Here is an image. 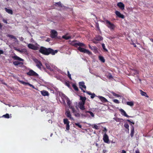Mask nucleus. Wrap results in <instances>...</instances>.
I'll list each match as a JSON object with an SVG mask.
<instances>
[{"label":"nucleus","instance_id":"1","mask_svg":"<svg viewBox=\"0 0 153 153\" xmlns=\"http://www.w3.org/2000/svg\"><path fill=\"white\" fill-rule=\"evenodd\" d=\"M39 51L41 53L45 55H48L50 54L53 55L56 53L58 51L57 50H54L51 48H46L44 47H40Z\"/></svg>","mask_w":153,"mask_h":153},{"label":"nucleus","instance_id":"2","mask_svg":"<svg viewBox=\"0 0 153 153\" xmlns=\"http://www.w3.org/2000/svg\"><path fill=\"white\" fill-rule=\"evenodd\" d=\"M71 45L75 46L76 48H77L78 46H83L85 47V45L84 44L79 42L77 40H74L72 42Z\"/></svg>","mask_w":153,"mask_h":153},{"label":"nucleus","instance_id":"3","mask_svg":"<svg viewBox=\"0 0 153 153\" xmlns=\"http://www.w3.org/2000/svg\"><path fill=\"white\" fill-rule=\"evenodd\" d=\"M33 60L36 64V66H37V68L41 70H42V68H43L44 69H45V68H44L42 62L36 58L33 59Z\"/></svg>","mask_w":153,"mask_h":153},{"label":"nucleus","instance_id":"4","mask_svg":"<svg viewBox=\"0 0 153 153\" xmlns=\"http://www.w3.org/2000/svg\"><path fill=\"white\" fill-rule=\"evenodd\" d=\"M81 47H79L77 48L78 50L79 51L81 52H83L84 53H86L89 55H90L91 54V52L89 50Z\"/></svg>","mask_w":153,"mask_h":153},{"label":"nucleus","instance_id":"5","mask_svg":"<svg viewBox=\"0 0 153 153\" xmlns=\"http://www.w3.org/2000/svg\"><path fill=\"white\" fill-rule=\"evenodd\" d=\"M106 26L110 29V30H114L115 27V26L113 24L111 23L109 21L106 20H105Z\"/></svg>","mask_w":153,"mask_h":153},{"label":"nucleus","instance_id":"6","mask_svg":"<svg viewBox=\"0 0 153 153\" xmlns=\"http://www.w3.org/2000/svg\"><path fill=\"white\" fill-rule=\"evenodd\" d=\"M27 74L29 76H38V74L36 73L35 71L32 69H30L29 71L27 72Z\"/></svg>","mask_w":153,"mask_h":153},{"label":"nucleus","instance_id":"7","mask_svg":"<svg viewBox=\"0 0 153 153\" xmlns=\"http://www.w3.org/2000/svg\"><path fill=\"white\" fill-rule=\"evenodd\" d=\"M79 88L81 89L83 92L85 93V91L83 88H84L85 90L86 88V87L85 85V82H79Z\"/></svg>","mask_w":153,"mask_h":153},{"label":"nucleus","instance_id":"8","mask_svg":"<svg viewBox=\"0 0 153 153\" xmlns=\"http://www.w3.org/2000/svg\"><path fill=\"white\" fill-rule=\"evenodd\" d=\"M51 38H55L57 37L58 33L57 32L54 30H51Z\"/></svg>","mask_w":153,"mask_h":153},{"label":"nucleus","instance_id":"9","mask_svg":"<svg viewBox=\"0 0 153 153\" xmlns=\"http://www.w3.org/2000/svg\"><path fill=\"white\" fill-rule=\"evenodd\" d=\"M64 123L66 125V129L67 130H69L70 129L69 123L70 122L67 119H64L63 120Z\"/></svg>","mask_w":153,"mask_h":153},{"label":"nucleus","instance_id":"10","mask_svg":"<svg viewBox=\"0 0 153 153\" xmlns=\"http://www.w3.org/2000/svg\"><path fill=\"white\" fill-rule=\"evenodd\" d=\"M103 140L106 143H109V138L108 135L107 134L105 133L103 135Z\"/></svg>","mask_w":153,"mask_h":153},{"label":"nucleus","instance_id":"11","mask_svg":"<svg viewBox=\"0 0 153 153\" xmlns=\"http://www.w3.org/2000/svg\"><path fill=\"white\" fill-rule=\"evenodd\" d=\"M27 46L29 48L33 50H37L38 49L37 47L31 44H29Z\"/></svg>","mask_w":153,"mask_h":153},{"label":"nucleus","instance_id":"12","mask_svg":"<svg viewBox=\"0 0 153 153\" xmlns=\"http://www.w3.org/2000/svg\"><path fill=\"white\" fill-rule=\"evenodd\" d=\"M119 111L121 113V114L127 117H130L128 115L126 114V112L122 108H121L119 109Z\"/></svg>","mask_w":153,"mask_h":153},{"label":"nucleus","instance_id":"13","mask_svg":"<svg viewBox=\"0 0 153 153\" xmlns=\"http://www.w3.org/2000/svg\"><path fill=\"white\" fill-rule=\"evenodd\" d=\"M115 13L116 15L119 18L123 19L124 18V16L123 14H121L118 11L116 10L115 11Z\"/></svg>","mask_w":153,"mask_h":153},{"label":"nucleus","instance_id":"14","mask_svg":"<svg viewBox=\"0 0 153 153\" xmlns=\"http://www.w3.org/2000/svg\"><path fill=\"white\" fill-rule=\"evenodd\" d=\"M85 103H82L81 102H79L78 103V106L79 108L81 109L82 110H84L85 109Z\"/></svg>","mask_w":153,"mask_h":153},{"label":"nucleus","instance_id":"15","mask_svg":"<svg viewBox=\"0 0 153 153\" xmlns=\"http://www.w3.org/2000/svg\"><path fill=\"white\" fill-rule=\"evenodd\" d=\"M19 82L20 83H21L23 85H29L30 86V87H33V88H34V86L33 85L30 84L28 82H25L23 81H21V80L19 81Z\"/></svg>","mask_w":153,"mask_h":153},{"label":"nucleus","instance_id":"16","mask_svg":"<svg viewBox=\"0 0 153 153\" xmlns=\"http://www.w3.org/2000/svg\"><path fill=\"white\" fill-rule=\"evenodd\" d=\"M117 6L121 10L124 9L125 5L122 2H120L117 4Z\"/></svg>","mask_w":153,"mask_h":153},{"label":"nucleus","instance_id":"17","mask_svg":"<svg viewBox=\"0 0 153 153\" xmlns=\"http://www.w3.org/2000/svg\"><path fill=\"white\" fill-rule=\"evenodd\" d=\"M67 104L69 106V107L72 110H73V111H74V106H72L71 105V102L69 100H68L67 101Z\"/></svg>","mask_w":153,"mask_h":153},{"label":"nucleus","instance_id":"18","mask_svg":"<svg viewBox=\"0 0 153 153\" xmlns=\"http://www.w3.org/2000/svg\"><path fill=\"white\" fill-rule=\"evenodd\" d=\"M98 97L103 102H108L107 99L103 97L98 96Z\"/></svg>","mask_w":153,"mask_h":153},{"label":"nucleus","instance_id":"19","mask_svg":"<svg viewBox=\"0 0 153 153\" xmlns=\"http://www.w3.org/2000/svg\"><path fill=\"white\" fill-rule=\"evenodd\" d=\"M41 93L43 96H48L49 95V93L48 92L45 90H43L41 91Z\"/></svg>","mask_w":153,"mask_h":153},{"label":"nucleus","instance_id":"20","mask_svg":"<svg viewBox=\"0 0 153 153\" xmlns=\"http://www.w3.org/2000/svg\"><path fill=\"white\" fill-rule=\"evenodd\" d=\"M65 114L67 117L69 118L70 119H73V118L71 117L70 112L69 110L66 111L65 112Z\"/></svg>","mask_w":153,"mask_h":153},{"label":"nucleus","instance_id":"21","mask_svg":"<svg viewBox=\"0 0 153 153\" xmlns=\"http://www.w3.org/2000/svg\"><path fill=\"white\" fill-rule=\"evenodd\" d=\"M12 58L15 60H18L19 61H23V59H22L16 55H15L14 56H12Z\"/></svg>","mask_w":153,"mask_h":153},{"label":"nucleus","instance_id":"22","mask_svg":"<svg viewBox=\"0 0 153 153\" xmlns=\"http://www.w3.org/2000/svg\"><path fill=\"white\" fill-rule=\"evenodd\" d=\"M13 64L16 66H18V65H22L23 63L22 62H20L18 61H14L13 62Z\"/></svg>","mask_w":153,"mask_h":153},{"label":"nucleus","instance_id":"23","mask_svg":"<svg viewBox=\"0 0 153 153\" xmlns=\"http://www.w3.org/2000/svg\"><path fill=\"white\" fill-rule=\"evenodd\" d=\"M95 39L97 41H100L103 39V38L102 36L100 35H98L96 37Z\"/></svg>","mask_w":153,"mask_h":153},{"label":"nucleus","instance_id":"24","mask_svg":"<svg viewBox=\"0 0 153 153\" xmlns=\"http://www.w3.org/2000/svg\"><path fill=\"white\" fill-rule=\"evenodd\" d=\"M80 100H81V101H82L80 102L85 103L86 100V98L85 97L82 96H80Z\"/></svg>","mask_w":153,"mask_h":153},{"label":"nucleus","instance_id":"25","mask_svg":"<svg viewBox=\"0 0 153 153\" xmlns=\"http://www.w3.org/2000/svg\"><path fill=\"white\" fill-rule=\"evenodd\" d=\"M73 113L74 114V115L75 116L77 117H80V114L78 113H77L76 111L75 110L74 108V111L73 112V110H72Z\"/></svg>","mask_w":153,"mask_h":153},{"label":"nucleus","instance_id":"26","mask_svg":"<svg viewBox=\"0 0 153 153\" xmlns=\"http://www.w3.org/2000/svg\"><path fill=\"white\" fill-rule=\"evenodd\" d=\"M4 9L8 13L10 14H13V12L12 10L11 9H9L7 8L6 7H5L4 8Z\"/></svg>","mask_w":153,"mask_h":153},{"label":"nucleus","instance_id":"27","mask_svg":"<svg viewBox=\"0 0 153 153\" xmlns=\"http://www.w3.org/2000/svg\"><path fill=\"white\" fill-rule=\"evenodd\" d=\"M131 131L130 133V135L131 137H132L134 135V127L132 126L131 125Z\"/></svg>","mask_w":153,"mask_h":153},{"label":"nucleus","instance_id":"28","mask_svg":"<svg viewBox=\"0 0 153 153\" xmlns=\"http://www.w3.org/2000/svg\"><path fill=\"white\" fill-rule=\"evenodd\" d=\"M54 5L55 6H58V7H62L63 6L62 5L60 1L57 3H55Z\"/></svg>","mask_w":153,"mask_h":153},{"label":"nucleus","instance_id":"29","mask_svg":"<svg viewBox=\"0 0 153 153\" xmlns=\"http://www.w3.org/2000/svg\"><path fill=\"white\" fill-rule=\"evenodd\" d=\"M98 57L99 60L100 61L102 62L103 63H104L105 62V60L103 56H99Z\"/></svg>","mask_w":153,"mask_h":153},{"label":"nucleus","instance_id":"30","mask_svg":"<svg viewBox=\"0 0 153 153\" xmlns=\"http://www.w3.org/2000/svg\"><path fill=\"white\" fill-rule=\"evenodd\" d=\"M126 104L131 107H133L134 105V102L133 101L127 102H126Z\"/></svg>","mask_w":153,"mask_h":153},{"label":"nucleus","instance_id":"31","mask_svg":"<svg viewBox=\"0 0 153 153\" xmlns=\"http://www.w3.org/2000/svg\"><path fill=\"white\" fill-rule=\"evenodd\" d=\"M138 72H139L137 70L134 69L132 70L131 72L134 76L137 75V74H138Z\"/></svg>","mask_w":153,"mask_h":153},{"label":"nucleus","instance_id":"32","mask_svg":"<svg viewBox=\"0 0 153 153\" xmlns=\"http://www.w3.org/2000/svg\"><path fill=\"white\" fill-rule=\"evenodd\" d=\"M140 94L144 96H145V97L147 96V94L145 92L141 90H140Z\"/></svg>","mask_w":153,"mask_h":153},{"label":"nucleus","instance_id":"33","mask_svg":"<svg viewBox=\"0 0 153 153\" xmlns=\"http://www.w3.org/2000/svg\"><path fill=\"white\" fill-rule=\"evenodd\" d=\"M7 36L8 37H9L12 39H13L14 40L16 39V37L13 35H12L8 34L7 35Z\"/></svg>","mask_w":153,"mask_h":153},{"label":"nucleus","instance_id":"34","mask_svg":"<svg viewBox=\"0 0 153 153\" xmlns=\"http://www.w3.org/2000/svg\"><path fill=\"white\" fill-rule=\"evenodd\" d=\"M45 65L46 68L47 69H49L51 71H53V69L51 68L50 66L49 65V64L46 63H45Z\"/></svg>","mask_w":153,"mask_h":153},{"label":"nucleus","instance_id":"35","mask_svg":"<svg viewBox=\"0 0 153 153\" xmlns=\"http://www.w3.org/2000/svg\"><path fill=\"white\" fill-rule=\"evenodd\" d=\"M62 38L66 40L69 39L71 38V36H67L66 35H64L62 36Z\"/></svg>","mask_w":153,"mask_h":153},{"label":"nucleus","instance_id":"36","mask_svg":"<svg viewBox=\"0 0 153 153\" xmlns=\"http://www.w3.org/2000/svg\"><path fill=\"white\" fill-rule=\"evenodd\" d=\"M72 87L74 88V89L76 91H78V88L76 86V85L75 84H73L72 85Z\"/></svg>","mask_w":153,"mask_h":153},{"label":"nucleus","instance_id":"37","mask_svg":"<svg viewBox=\"0 0 153 153\" xmlns=\"http://www.w3.org/2000/svg\"><path fill=\"white\" fill-rule=\"evenodd\" d=\"M3 117H4L6 118H10L9 115L8 114H5L3 116Z\"/></svg>","mask_w":153,"mask_h":153},{"label":"nucleus","instance_id":"38","mask_svg":"<svg viewBox=\"0 0 153 153\" xmlns=\"http://www.w3.org/2000/svg\"><path fill=\"white\" fill-rule=\"evenodd\" d=\"M102 48H103V49L105 50V51H107V49L105 48V45L104 44H102Z\"/></svg>","mask_w":153,"mask_h":153},{"label":"nucleus","instance_id":"39","mask_svg":"<svg viewBox=\"0 0 153 153\" xmlns=\"http://www.w3.org/2000/svg\"><path fill=\"white\" fill-rule=\"evenodd\" d=\"M86 112L89 113L92 117H94V114L92 111H88Z\"/></svg>","mask_w":153,"mask_h":153},{"label":"nucleus","instance_id":"40","mask_svg":"<svg viewBox=\"0 0 153 153\" xmlns=\"http://www.w3.org/2000/svg\"><path fill=\"white\" fill-rule=\"evenodd\" d=\"M124 126L125 128H126V129H128L129 130V126L128 124L127 123H125L124 125Z\"/></svg>","mask_w":153,"mask_h":153},{"label":"nucleus","instance_id":"41","mask_svg":"<svg viewBox=\"0 0 153 153\" xmlns=\"http://www.w3.org/2000/svg\"><path fill=\"white\" fill-rule=\"evenodd\" d=\"M75 125L79 127V128H82V125H81L79 123H75Z\"/></svg>","mask_w":153,"mask_h":153},{"label":"nucleus","instance_id":"42","mask_svg":"<svg viewBox=\"0 0 153 153\" xmlns=\"http://www.w3.org/2000/svg\"><path fill=\"white\" fill-rule=\"evenodd\" d=\"M68 77L70 79H71V74H70L69 72V71H68Z\"/></svg>","mask_w":153,"mask_h":153},{"label":"nucleus","instance_id":"43","mask_svg":"<svg viewBox=\"0 0 153 153\" xmlns=\"http://www.w3.org/2000/svg\"><path fill=\"white\" fill-rule=\"evenodd\" d=\"M113 101L115 103L119 104V102L117 100L114 99L113 100Z\"/></svg>","mask_w":153,"mask_h":153},{"label":"nucleus","instance_id":"44","mask_svg":"<svg viewBox=\"0 0 153 153\" xmlns=\"http://www.w3.org/2000/svg\"><path fill=\"white\" fill-rule=\"evenodd\" d=\"M91 95V99H93L95 97V94L94 93H93Z\"/></svg>","mask_w":153,"mask_h":153},{"label":"nucleus","instance_id":"45","mask_svg":"<svg viewBox=\"0 0 153 153\" xmlns=\"http://www.w3.org/2000/svg\"><path fill=\"white\" fill-rule=\"evenodd\" d=\"M113 119L117 122H119L120 121V119L117 118H114Z\"/></svg>","mask_w":153,"mask_h":153},{"label":"nucleus","instance_id":"46","mask_svg":"<svg viewBox=\"0 0 153 153\" xmlns=\"http://www.w3.org/2000/svg\"><path fill=\"white\" fill-rule=\"evenodd\" d=\"M112 94L115 97H119V94H116L115 93H114L113 92L112 93Z\"/></svg>","mask_w":153,"mask_h":153},{"label":"nucleus","instance_id":"47","mask_svg":"<svg viewBox=\"0 0 153 153\" xmlns=\"http://www.w3.org/2000/svg\"><path fill=\"white\" fill-rule=\"evenodd\" d=\"M127 121L133 125L134 124V122H133V121H131L130 120H127Z\"/></svg>","mask_w":153,"mask_h":153},{"label":"nucleus","instance_id":"48","mask_svg":"<svg viewBox=\"0 0 153 153\" xmlns=\"http://www.w3.org/2000/svg\"><path fill=\"white\" fill-rule=\"evenodd\" d=\"M96 27L97 28V29L98 30H100L99 26V25L98 23H96Z\"/></svg>","mask_w":153,"mask_h":153},{"label":"nucleus","instance_id":"49","mask_svg":"<svg viewBox=\"0 0 153 153\" xmlns=\"http://www.w3.org/2000/svg\"><path fill=\"white\" fill-rule=\"evenodd\" d=\"M85 92L86 93L88 94L89 95H91L92 94V93L90 91H85Z\"/></svg>","mask_w":153,"mask_h":153},{"label":"nucleus","instance_id":"50","mask_svg":"<svg viewBox=\"0 0 153 153\" xmlns=\"http://www.w3.org/2000/svg\"><path fill=\"white\" fill-rule=\"evenodd\" d=\"M89 47L90 48H91L92 50L94 48V47H93V46L91 47V46L90 45H89Z\"/></svg>","mask_w":153,"mask_h":153},{"label":"nucleus","instance_id":"51","mask_svg":"<svg viewBox=\"0 0 153 153\" xmlns=\"http://www.w3.org/2000/svg\"><path fill=\"white\" fill-rule=\"evenodd\" d=\"M93 128H95L96 129H98V126L97 125H94V127H93Z\"/></svg>","mask_w":153,"mask_h":153},{"label":"nucleus","instance_id":"52","mask_svg":"<svg viewBox=\"0 0 153 153\" xmlns=\"http://www.w3.org/2000/svg\"><path fill=\"white\" fill-rule=\"evenodd\" d=\"M104 131L106 132L107 131V129L106 127H104V129H103Z\"/></svg>","mask_w":153,"mask_h":153},{"label":"nucleus","instance_id":"53","mask_svg":"<svg viewBox=\"0 0 153 153\" xmlns=\"http://www.w3.org/2000/svg\"><path fill=\"white\" fill-rule=\"evenodd\" d=\"M4 53V51L3 50H0V54H3Z\"/></svg>","mask_w":153,"mask_h":153},{"label":"nucleus","instance_id":"54","mask_svg":"<svg viewBox=\"0 0 153 153\" xmlns=\"http://www.w3.org/2000/svg\"><path fill=\"white\" fill-rule=\"evenodd\" d=\"M121 153H126V152L125 150H122V152H121Z\"/></svg>","mask_w":153,"mask_h":153},{"label":"nucleus","instance_id":"55","mask_svg":"<svg viewBox=\"0 0 153 153\" xmlns=\"http://www.w3.org/2000/svg\"><path fill=\"white\" fill-rule=\"evenodd\" d=\"M3 21L4 23H5L6 24H7V22L6 20L4 19Z\"/></svg>","mask_w":153,"mask_h":153},{"label":"nucleus","instance_id":"56","mask_svg":"<svg viewBox=\"0 0 153 153\" xmlns=\"http://www.w3.org/2000/svg\"><path fill=\"white\" fill-rule=\"evenodd\" d=\"M132 45H133L134 47H135V48H136L137 46H136V45H135V43H132Z\"/></svg>","mask_w":153,"mask_h":153},{"label":"nucleus","instance_id":"57","mask_svg":"<svg viewBox=\"0 0 153 153\" xmlns=\"http://www.w3.org/2000/svg\"><path fill=\"white\" fill-rule=\"evenodd\" d=\"M135 153H140L139 150H137L135 151Z\"/></svg>","mask_w":153,"mask_h":153},{"label":"nucleus","instance_id":"58","mask_svg":"<svg viewBox=\"0 0 153 153\" xmlns=\"http://www.w3.org/2000/svg\"><path fill=\"white\" fill-rule=\"evenodd\" d=\"M2 27V25H1V24L0 23V28H1Z\"/></svg>","mask_w":153,"mask_h":153},{"label":"nucleus","instance_id":"59","mask_svg":"<svg viewBox=\"0 0 153 153\" xmlns=\"http://www.w3.org/2000/svg\"><path fill=\"white\" fill-rule=\"evenodd\" d=\"M112 77V76L111 75H110V76H109V78H111Z\"/></svg>","mask_w":153,"mask_h":153},{"label":"nucleus","instance_id":"60","mask_svg":"<svg viewBox=\"0 0 153 153\" xmlns=\"http://www.w3.org/2000/svg\"><path fill=\"white\" fill-rule=\"evenodd\" d=\"M67 86H68V87H69V86H70V85H69V84L68 83V84H67Z\"/></svg>","mask_w":153,"mask_h":153},{"label":"nucleus","instance_id":"61","mask_svg":"<svg viewBox=\"0 0 153 153\" xmlns=\"http://www.w3.org/2000/svg\"><path fill=\"white\" fill-rule=\"evenodd\" d=\"M21 40H23L24 39L22 37H21Z\"/></svg>","mask_w":153,"mask_h":153},{"label":"nucleus","instance_id":"62","mask_svg":"<svg viewBox=\"0 0 153 153\" xmlns=\"http://www.w3.org/2000/svg\"><path fill=\"white\" fill-rule=\"evenodd\" d=\"M16 50H17V51H19V50H18V49H16Z\"/></svg>","mask_w":153,"mask_h":153},{"label":"nucleus","instance_id":"63","mask_svg":"<svg viewBox=\"0 0 153 153\" xmlns=\"http://www.w3.org/2000/svg\"><path fill=\"white\" fill-rule=\"evenodd\" d=\"M47 41L48 42V40H47Z\"/></svg>","mask_w":153,"mask_h":153}]
</instances>
